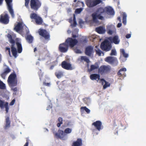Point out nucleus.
Masks as SVG:
<instances>
[{"mask_svg":"<svg viewBox=\"0 0 146 146\" xmlns=\"http://www.w3.org/2000/svg\"><path fill=\"white\" fill-rule=\"evenodd\" d=\"M4 106L5 108V110L6 111V113H7L8 112L9 107L8 106V103L7 102H6L4 105Z\"/></svg>","mask_w":146,"mask_h":146,"instance_id":"a19ab883","label":"nucleus"},{"mask_svg":"<svg viewBox=\"0 0 146 146\" xmlns=\"http://www.w3.org/2000/svg\"><path fill=\"white\" fill-rule=\"evenodd\" d=\"M38 33L40 36L44 37L45 39H49L50 37L49 34L45 30L39 29L38 30Z\"/></svg>","mask_w":146,"mask_h":146,"instance_id":"ddd939ff","label":"nucleus"},{"mask_svg":"<svg viewBox=\"0 0 146 146\" xmlns=\"http://www.w3.org/2000/svg\"><path fill=\"white\" fill-rule=\"evenodd\" d=\"M58 121L59 122L61 123L63 121V119L61 117H59L58 118Z\"/></svg>","mask_w":146,"mask_h":146,"instance_id":"4d7b16f0","label":"nucleus"},{"mask_svg":"<svg viewBox=\"0 0 146 146\" xmlns=\"http://www.w3.org/2000/svg\"><path fill=\"white\" fill-rule=\"evenodd\" d=\"M127 15L125 13H123V15L122 22L123 24L125 25L126 23Z\"/></svg>","mask_w":146,"mask_h":146,"instance_id":"72a5a7b5","label":"nucleus"},{"mask_svg":"<svg viewBox=\"0 0 146 146\" xmlns=\"http://www.w3.org/2000/svg\"><path fill=\"white\" fill-rule=\"evenodd\" d=\"M72 131V129L70 128H67L64 130V133L66 134H66L70 133Z\"/></svg>","mask_w":146,"mask_h":146,"instance_id":"f704fd0d","label":"nucleus"},{"mask_svg":"<svg viewBox=\"0 0 146 146\" xmlns=\"http://www.w3.org/2000/svg\"><path fill=\"white\" fill-rule=\"evenodd\" d=\"M7 82L10 87L16 86L17 84V79L16 74L14 72L9 76L7 80Z\"/></svg>","mask_w":146,"mask_h":146,"instance_id":"20e7f679","label":"nucleus"},{"mask_svg":"<svg viewBox=\"0 0 146 146\" xmlns=\"http://www.w3.org/2000/svg\"><path fill=\"white\" fill-rule=\"evenodd\" d=\"M93 48L91 46H88L87 47L85 50V54L87 56H90L93 51Z\"/></svg>","mask_w":146,"mask_h":146,"instance_id":"a211bd4d","label":"nucleus"},{"mask_svg":"<svg viewBox=\"0 0 146 146\" xmlns=\"http://www.w3.org/2000/svg\"><path fill=\"white\" fill-rule=\"evenodd\" d=\"M7 37L8 38L9 40L11 39V38H12V37L11 35L10 34H9L8 35Z\"/></svg>","mask_w":146,"mask_h":146,"instance_id":"680f3d73","label":"nucleus"},{"mask_svg":"<svg viewBox=\"0 0 146 146\" xmlns=\"http://www.w3.org/2000/svg\"><path fill=\"white\" fill-rule=\"evenodd\" d=\"M83 5L84 3L83 2L79 1L77 2L76 6V7L80 6H82Z\"/></svg>","mask_w":146,"mask_h":146,"instance_id":"a18cd8bd","label":"nucleus"},{"mask_svg":"<svg viewBox=\"0 0 146 146\" xmlns=\"http://www.w3.org/2000/svg\"><path fill=\"white\" fill-rule=\"evenodd\" d=\"M29 141V139L27 138L26 140L27 142L24 146H28Z\"/></svg>","mask_w":146,"mask_h":146,"instance_id":"8fccbe9b","label":"nucleus"},{"mask_svg":"<svg viewBox=\"0 0 146 146\" xmlns=\"http://www.w3.org/2000/svg\"><path fill=\"white\" fill-rule=\"evenodd\" d=\"M68 99L69 100H70L71 102L72 101V99L70 98V96H69L68 97Z\"/></svg>","mask_w":146,"mask_h":146,"instance_id":"0e129e2a","label":"nucleus"},{"mask_svg":"<svg viewBox=\"0 0 146 146\" xmlns=\"http://www.w3.org/2000/svg\"><path fill=\"white\" fill-rule=\"evenodd\" d=\"M36 23L38 25H41L43 22L42 19L39 16L35 20Z\"/></svg>","mask_w":146,"mask_h":146,"instance_id":"bb28decb","label":"nucleus"},{"mask_svg":"<svg viewBox=\"0 0 146 146\" xmlns=\"http://www.w3.org/2000/svg\"><path fill=\"white\" fill-rule=\"evenodd\" d=\"M90 79L92 80H96L98 81L100 79V74H94L90 76Z\"/></svg>","mask_w":146,"mask_h":146,"instance_id":"4be33fe9","label":"nucleus"},{"mask_svg":"<svg viewBox=\"0 0 146 146\" xmlns=\"http://www.w3.org/2000/svg\"><path fill=\"white\" fill-rule=\"evenodd\" d=\"M87 40L86 38H80L79 42L76 39H74L72 38H68L65 40V42L68 47L71 49L73 48L79 42L80 43H87Z\"/></svg>","mask_w":146,"mask_h":146,"instance_id":"f03ea898","label":"nucleus"},{"mask_svg":"<svg viewBox=\"0 0 146 146\" xmlns=\"http://www.w3.org/2000/svg\"><path fill=\"white\" fill-rule=\"evenodd\" d=\"M55 75L58 78H59L63 76V73L62 71H58L55 73Z\"/></svg>","mask_w":146,"mask_h":146,"instance_id":"c85d7f7f","label":"nucleus"},{"mask_svg":"<svg viewBox=\"0 0 146 146\" xmlns=\"http://www.w3.org/2000/svg\"><path fill=\"white\" fill-rule=\"evenodd\" d=\"M95 51L96 54H98L99 56H101L102 53L103 54V55H104V53L101 51L100 49H98L97 50H96Z\"/></svg>","mask_w":146,"mask_h":146,"instance_id":"58836bf2","label":"nucleus"},{"mask_svg":"<svg viewBox=\"0 0 146 146\" xmlns=\"http://www.w3.org/2000/svg\"><path fill=\"white\" fill-rule=\"evenodd\" d=\"M43 84L44 85L47 86H49L50 85V83H46L45 82H43Z\"/></svg>","mask_w":146,"mask_h":146,"instance_id":"864d4df0","label":"nucleus"},{"mask_svg":"<svg viewBox=\"0 0 146 146\" xmlns=\"http://www.w3.org/2000/svg\"><path fill=\"white\" fill-rule=\"evenodd\" d=\"M68 47L65 43V42L60 44L59 46L58 49L59 50L62 52H66L68 50Z\"/></svg>","mask_w":146,"mask_h":146,"instance_id":"2eb2a0df","label":"nucleus"},{"mask_svg":"<svg viewBox=\"0 0 146 146\" xmlns=\"http://www.w3.org/2000/svg\"><path fill=\"white\" fill-rule=\"evenodd\" d=\"M40 73H41V76H40V74L38 72V74H39V76H40V80H41V76H42V73H41V72H40Z\"/></svg>","mask_w":146,"mask_h":146,"instance_id":"69168bd1","label":"nucleus"},{"mask_svg":"<svg viewBox=\"0 0 146 146\" xmlns=\"http://www.w3.org/2000/svg\"><path fill=\"white\" fill-rule=\"evenodd\" d=\"M77 47H74L72 49L74 51V52L77 54L81 53L82 51L79 49L77 48Z\"/></svg>","mask_w":146,"mask_h":146,"instance_id":"c9c22d12","label":"nucleus"},{"mask_svg":"<svg viewBox=\"0 0 146 146\" xmlns=\"http://www.w3.org/2000/svg\"><path fill=\"white\" fill-rule=\"evenodd\" d=\"M72 21V19L71 18V19H69V22L70 23H71V22Z\"/></svg>","mask_w":146,"mask_h":146,"instance_id":"774afa93","label":"nucleus"},{"mask_svg":"<svg viewBox=\"0 0 146 146\" xmlns=\"http://www.w3.org/2000/svg\"><path fill=\"white\" fill-rule=\"evenodd\" d=\"M41 3L38 0H31L30 6L31 9L37 11L41 6Z\"/></svg>","mask_w":146,"mask_h":146,"instance_id":"6e6552de","label":"nucleus"},{"mask_svg":"<svg viewBox=\"0 0 146 146\" xmlns=\"http://www.w3.org/2000/svg\"><path fill=\"white\" fill-rule=\"evenodd\" d=\"M82 139L81 138H78L76 141L73 142L72 146H82Z\"/></svg>","mask_w":146,"mask_h":146,"instance_id":"412c9836","label":"nucleus"},{"mask_svg":"<svg viewBox=\"0 0 146 146\" xmlns=\"http://www.w3.org/2000/svg\"><path fill=\"white\" fill-rule=\"evenodd\" d=\"M126 38H129L131 37V35L130 34H128L126 35Z\"/></svg>","mask_w":146,"mask_h":146,"instance_id":"bf43d9fd","label":"nucleus"},{"mask_svg":"<svg viewBox=\"0 0 146 146\" xmlns=\"http://www.w3.org/2000/svg\"><path fill=\"white\" fill-rule=\"evenodd\" d=\"M108 39L111 42L115 44H119L120 41L119 36L117 35H115L113 37H110Z\"/></svg>","mask_w":146,"mask_h":146,"instance_id":"dca6fc26","label":"nucleus"},{"mask_svg":"<svg viewBox=\"0 0 146 146\" xmlns=\"http://www.w3.org/2000/svg\"><path fill=\"white\" fill-rule=\"evenodd\" d=\"M9 22V18L8 15L5 14L4 15H1L0 17V22L2 24L6 25Z\"/></svg>","mask_w":146,"mask_h":146,"instance_id":"f8f14e48","label":"nucleus"},{"mask_svg":"<svg viewBox=\"0 0 146 146\" xmlns=\"http://www.w3.org/2000/svg\"><path fill=\"white\" fill-rule=\"evenodd\" d=\"M120 52L121 54H122L123 56L125 58H127L128 56V54L126 53L125 52V50L123 49H120Z\"/></svg>","mask_w":146,"mask_h":146,"instance_id":"7c9ffc66","label":"nucleus"},{"mask_svg":"<svg viewBox=\"0 0 146 146\" xmlns=\"http://www.w3.org/2000/svg\"><path fill=\"white\" fill-rule=\"evenodd\" d=\"M15 99H13L12 101H11V102L10 103V106H12L15 103Z\"/></svg>","mask_w":146,"mask_h":146,"instance_id":"09e8293b","label":"nucleus"},{"mask_svg":"<svg viewBox=\"0 0 146 146\" xmlns=\"http://www.w3.org/2000/svg\"><path fill=\"white\" fill-rule=\"evenodd\" d=\"M38 16L35 13H32L30 16V17L31 19H34L35 20Z\"/></svg>","mask_w":146,"mask_h":146,"instance_id":"473e14b6","label":"nucleus"},{"mask_svg":"<svg viewBox=\"0 0 146 146\" xmlns=\"http://www.w3.org/2000/svg\"><path fill=\"white\" fill-rule=\"evenodd\" d=\"M63 123V122H59L57 124V126L58 127H59L60 125Z\"/></svg>","mask_w":146,"mask_h":146,"instance_id":"052dcab7","label":"nucleus"},{"mask_svg":"<svg viewBox=\"0 0 146 146\" xmlns=\"http://www.w3.org/2000/svg\"><path fill=\"white\" fill-rule=\"evenodd\" d=\"M12 90L14 92H16L18 91V88L17 87H15L13 88H12Z\"/></svg>","mask_w":146,"mask_h":146,"instance_id":"6e6d98bb","label":"nucleus"},{"mask_svg":"<svg viewBox=\"0 0 146 146\" xmlns=\"http://www.w3.org/2000/svg\"><path fill=\"white\" fill-rule=\"evenodd\" d=\"M30 0H25V5L27 7H28V4Z\"/></svg>","mask_w":146,"mask_h":146,"instance_id":"de8ad7c7","label":"nucleus"},{"mask_svg":"<svg viewBox=\"0 0 146 146\" xmlns=\"http://www.w3.org/2000/svg\"><path fill=\"white\" fill-rule=\"evenodd\" d=\"M10 43L11 44V51L13 56L16 58L18 55L17 52L19 53H21L22 51V47L21 43L16 42L13 39V38L9 40Z\"/></svg>","mask_w":146,"mask_h":146,"instance_id":"f257e3e1","label":"nucleus"},{"mask_svg":"<svg viewBox=\"0 0 146 146\" xmlns=\"http://www.w3.org/2000/svg\"><path fill=\"white\" fill-rule=\"evenodd\" d=\"M117 20H119L120 22H121V19L120 17H118L117 18Z\"/></svg>","mask_w":146,"mask_h":146,"instance_id":"338daca9","label":"nucleus"},{"mask_svg":"<svg viewBox=\"0 0 146 146\" xmlns=\"http://www.w3.org/2000/svg\"><path fill=\"white\" fill-rule=\"evenodd\" d=\"M92 125L94 126L98 130L100 131L102 129V123L100 121H97L92 123Z\"/></svg>","mask_w":146,"mask_h":146,"instance_id":"f3484780","label":"nucleus"},{"mask_svg":"<svg viewBox=\"0 0 146 146\" xmlns=\"http://www.w3.org/2000/svg\"><path fill=\"white\" fill-rule=\"evenodd\" d=\"M117 55V52L116 50L115 49H113L111 50V52L110 54L111 56H116Z\"/></svg>","mask_w":146,"mask_h":146,"instance_id":"ea45409f","label":"nucleus"},{"mask_svg":"<svg viewBox=\"0 0 146 146\" xmlns=\"http://www.w3.org/2000/svg\"><path fill=\"white\" fill-rule=\"evenodd\" d=\"M112 47L111 43L108 40H105L102 42L100 45L101 49L106 52L110 51Z\"/></svg>","mask_w":146,"mask_h":146,"instance_id":"39448f33","label":"nucleus"},{"mask_svg":"<svg viewBox=\"0 0 146 146\" xmlns=\"http://www.w3.org/2000/svg\"><path fill=\"white\" fill-rule=\"evenodd\" d=\"M106 62L110 64H113L115 66L117 65L118 61L117 58L115 57L111 56H108L106 57L105 60Z\"/></svg>","mask_w":146,"mask_h":146,"instance_id":"9d476101","label":"nucleus"},{"mask_svg":"<svg viewBox=\"0 0 146 146\" xmlns=\"http://www.w3.org/2000/svg\"><path fill=\"white\" fill-rule=\"evenodd\" d=\"M6 50L8 51L9 54L10 56L11 55V53H10V48L9 47H6Z\"/></svg>","mask_w":146,"mask_h":146,"instance_id":"5fc2aeb1","label":"nucleus"},{"mask_svg":"<svg viewBox=\"0 0 146 146\" xmlns=\"http://www.w3.org/2000/svg\"><path fill=\"white\" fill-rule=\"evenodd\" d=\"M126 71V69L125 68H121L118 72L117 75L120 77H123L126 76L125 72Z\"/></svg>","mask_w":146,"mask_h":146,"instance_id":"6ab92c4d","label":"nucleus"},{"mask_svg":"<svg viewBox=\"0 0 146 146\" xmlns=\"http://www.w3.org/2000/svg\"><path fill=\"white\" fill-rule=\"evenodd\" d=\"M22 23L21 22H19L17 25H15L14 29L17 32H19L23 29Z\"/></svg>","mask_w":146,"mask_h":146,"instance_id":"aec40b11","label":"nucleus"},{"mask_svg":"<svg viewBox=\"0 0 146 146\" xmlns=\"http://www.w3.org/2000/svg\"><path fill=\"white\" fill-rule=\"evenodd\" d=\"M26 39L29 43H31L33 41V37L31 35H28L25 37Z\"/></svg>","mask_w":146,"mask_h":146,"instance_id":"a878e982","label":"nucleus"},{"mask_svg":"<svg viewBox=\"0 0 146 146\" xmlns=\"http://www.w3.org/2000/svg\"><path fill=\"white\" fill-rule=\"evenodd\" d=\"M100 80L104 82L105 84L103 86V88L105 89L107 87L110 86V84L108 82L106 81L104 79L102 78L100 79Z\"/></svg>","mask_w":146,"mask_h":146,"instance_id":"c756f323","label":"nucleus"},{"mask_svg":"<svg viewBox=\"0 0 146 146\" xmlns=\"http://www.w3.org/2000/svg\"><path fill=\"white\" fill-rule=\"evenodd\" d=\"M80 59L82 60H84L87 63H88L90 62L89 59L86 56H81Z\"/></svg>","mask_w":146,"mask_h":146,"instance_id":"2f4dec72","label":"nucleus"},{"mask_svg":"<svg viewBox=\"0 0 146 146\" xmlns=\"http://www.w3.org/2000/svg\"><path fill=\"white\" fill-rule=\"evenodd\" d=\"M5 102L0 99V107L1 108H3L4 106Z\"/></svg>","mask_w":146,"mask_h":146,"instance_id":"79ce46f5","label":"nucleus"},{"mask_svg":"<svg viewBox=\"0 0 146 146\" xmlns=\"http://www.w3.org/2000/svg\"><path fill=\"white\" fill-rule=\"evenodd\" d=\"M113 33V32L111 30H109L108 32V33L110 35H112Z\"/></svg>","mask_w":146,"mask_h":146,"instance_id":"13d9d810","label":"nucleus"},{"mask_svg":"<svg viewBox=\"0 0 146 146\" xmlns=\"http://www.w3.org/2000/svg\"><path fill=\"white\" fill-rule=\"evenodd\" d=\"M105 11L107 12L108 14L110 15H113L114 12L113 9L110 7H106L104 9Z\"/></svg>","mask_w":146,"mask_h":146,"instance_id":"5701e85b","label":"nucleus"},{"mask_svg":"<svg viewBox=\"0 0 146 146\" xmlns=\"http://www.w3.org/2000/svg\"><path fill=\"white\" fill-rule=\"evenodd\" d=\"M11 71V70L9 69V67H7L5 69L4 72L7 74L8 73L10 72Z\"/></svg>","mask_w":146,"mask_h":146,"instance_id":"37998d69","label":"nucleus"},{"mask_svg":"<svg viewBox=\"0 0 146 146\" xmlns=\"http://www.w3.org/2000/svg\"><path fill=\"white\" fill-rule=\"evenodd\" d=\"M7 74L4 72H3L1 74V76L3 79H5V77L7 75Z\"/></svg>","mask_w":146,"mask_h":146,"instance_id":"49530a36","label":"nucleus"},{"mask_svg":"<svg viewBox=\"0 0 146 146\" xmlns=\"http://www.w3.org/2000/svg\"><path fill=\"white\" fill-rule=\"evenodd\" d=\"M96 31L99 34H102L105 32L106 30L102 27L100 26L96 28Z\"/></svg>","mask_w":146,"mask_h":146,"instance_id":"393cba45","label":"nucleus"},{"mask_svg":"<svg viewBox=\"0 0 146 146\" xmlns=\"http://www.w3.org/2000/svg\"><path fill=\"white\" fill-rule=\"evenodd\" d=\"M10 121L9 120V117H7L6 119V124L5 126V128L9 127H10Z\"/></svg>","mask_w":146,"mask_h":146,"instance_id":"cd10ccee","label":"nucleus"},{"mask_svg":"<svg viewBox=\"0 0 146 146\" xmlns=\"http://www.w3.org/2000/svg\"><path fill=\"white\" fill-rule=\"evenodd\" d=\"M6 88L5 85L3 82L0 80V89L4 90Z\"/></svg>","mask_w":146,"mask_h":146,"instance_id":"e433bc0d","label":"nucleus"},{"mask_svg":"<svg viewBox=\"0 0 146 146\" xmlns=\"http://www.w3.org/2000/svg\"><path fill=\"white\" fill-rule=\"evenodd\" d=\"M77 25V23L76 21H74L73 23L71 25V26L72 27H75Z\"/></svg>","mask_w":146,"mask_h":146,"instance_id":"3c124183","label":"nucleus"},{"mask_svg":"<svg viewBox=\"0 0 146 146\" xmlns=\"http://www.w3.org/2000/svg\"><path fill=\"white\" fill-rule=\"evenodd\" d=\"M111 69V68L110 66L103 65L99 68L98 72L99 74L102 75L109 73Z\"/></svg>","mask_w":146,"mask_h":146,"instance_id":"423d86ee","label":"nucleus"},{"mask_svg":"<svg viewBox=\"0 0 146 146\" xmlns=\"http://www.w3.org/2000/svg\"><path fill=\"white\" fill-rule=\"evenodd\" d=\"M78 35H76L73 34H72V38L74 39H75V38L78 37Z\"/></svg>","mask_w":146,"mask_h":146,"instance_id":"603ef678","label":"nucleus"},{"mask_svg":"<svg viewBox=\"0 0 146 146\" xmlns=\"http://www.w3.org/2000/svg\"><path fill=\"white\" fill-rule=\"evenodd\" d=\"M102 2L101 0H87L86 1V3L88 7L92 8L102 3Z\"/></svg>","mask_w":146,"mask_h":146,"instance_id":"1a4fd4ad","label":"nucleus"},{"mask_svg":"<svg viewBox=\"0 0 146 146\" xmlns=\"http://www.w3.org/2000/svg\"><path fill=\"white\" fill-rule=\"evenodd\" d=\"M105 13L104 9L102 7H100L98 8L96 12L92 15V19L94 22L97 23L99 19L101 20L104 19V17L102 15Z\"/></svg>","mask_w":146,"mask_h":146,"instance_id":"7ed1b4c3","label":"nucleus"},{"mask_svg":"<svg viewBox=\"0 0 146 146\" xmlns=\"http://www.w3.org/2000/svg\"><path fill=\"white\" fill-rule=\"evenodd\" d=\"M54 133V135L58 139L59 138L62 140H65L66 139V134L62 130L59 129L57 133Z\"/></svg>","mask_w":146,"mask_h":146,"instance_id":"9b49d317","label":"nucleus"},{"mask_svg":"<svg viewBox=\"0 0 146 146\" xmlns=\"http://www.w3.org/2000/svg\"><path fill=\"white\" fill-rule=\"evenodd\" d=\"M99 68V65L98 63L96 62L94 64L91 65L90 66V68L88 69V70L90 72L95 70L98 69Z\"/></svg>","mask_w":146,"mask_h":146,"instance_id":"b1692460","label":"nucleus"},{"mask_svg":"<svg viewBox=\"0 0 146 146\" xmlns=\"http://www.w3.org/2000/svg\"><path fill=\"white\" fill-rule=\"evenodd\" d=\"M81 110H85L87 113H89L90 112V110L86 107H82L80 108Z\"/></svg>","mask_w":146,"mask_h":146,"instance_id":"4c0bfd02","label":"nucleus"},{"mask_svg":"<svg viewBox=\"0 0 146 146\" xmlns=\"http://www.w3.org/2000/svg\"><path fill=\"white\" fill-rule=\"evenodd\" d=\"M122 25L121 23H118L117 25V27L118 28H119Z\"/></svg>","mask_w":146,"mask_h":146,"instance_id":"e2e57ef3","label":"nucleus"},{"mask_svg":"<svg viewBox=\"0 0 146 146\" xmlns=\"http://www.w3.org/2000/svg\"><path fill=\"white\" fill-rule=\"evenodd\" d=\"M61 66L64 69L68 70H72L74 69L71 64L66 61L62 62Z\"/></svg>","mask_w":146,"mask_h":146,"instance_id":"4468645a","label":"nucleus"},{"mask_svg":"<svg viewBox=\"0 0 146 146\" xmlns=\"http://www.w3.org/2000/svg\"><path fill=\"white\" fill-rule=\"evenodd\" d=\"M3 1L4 0H0V5L2 4ZM5 1L7 5L9 11L11 14L12 17L13 18L14 17V11L12 8V5L11 4L12 0H5Z\"/></svg>","mask_w":146,"mask_h":146,"instance_id":"0eeeda50","label":"nucleus"},{"mask_svg":"<svg viewBox=\"0 0 146 146\" xmlns=\"http://www.w3.org/2000/svg\"><path fill=\"white\" fill-rule=\"evenodd\" d=\"M82 8L77 9L76 10L75 12L76 13L79 14L82 11Z\"/></svg>","mask_w":146,"mask_h":146,"instance_id":"c03bdc74","label":"nucleus"}]
</instances>
